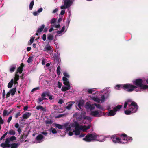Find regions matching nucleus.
Masks as SVG:
<instances>
[{
    "mask_svg": "<svg viewBox=\"0 0 148 148\" xmlns=\"http://www.w3.org/2000/svg\"><path fill=\"white\" fill-rule=\"evenodd\" d=\"M8 133V132H6L0 138V140H1L3 139L5 137V136H6Z\"/></svg>",
    "mask_w": 148,
    "mask_h": 148,
    "instance_id": "nucleus-48",
    "label": "nucleus"
},
{
    "mask_svg": "<svg viewBox=\"0 0 148 148\" xmlns=\"http://www.w3.org/2000/svg\"><path fill=\"white\" fill-rule=\"evenodd\" d=\"M84 100H81L79 101L78 104L79 108L81 109V107L84 105Z\"/></svg>",
    "mask_w": 148,
    "mask_h": 148,
    "instance_id": "nucleus-21",
    "label": "nucleus"
},
{
    "mask_svg": "<svg viewBox=\"0 0 148 148\" xmlns=\"http://www.w3.org/2000/svg\"><path fill=\"white\" fill-rule=\"evenodd\" d=\"M133 101H132L131 99H128L127 100V101H125L126 102H127V103L128 104L130 103H132V102H133Z\"/></svg>",
    "mask_w": 148,
    "mask_h": 148,
    "instance_id": "nucleus-58",
    "label": "nucleus"
},
{
    "mask_svg": "<svg viewBox=\"0 0 148 148\" xmlns=\"http://www.w3.org/2000/svg\"><path fill=\"white\" fill-rule=\"evenodd\" d=\"M42 39L44 41H45L46 40V35L45 34H44L43 35Z\"/></svg>",
    "mask_w": 148,
    "mask_h": 148,
    "instance_id": "nucleus-61",
    "label": "nucleus"
},
{
    "mask_svg": "<svg viewBox=\"0 0 148 148\" xmlns=\"http://www.w3.org/2000/svg\"><path fill=\"white\" fill-rule=\"evenodd\" d=\"M72 2L71 0H64V5L67 7H69L72 4Z\"/></svg>",
    "mask_w": 148,
    "mask_h": 148,
    "instance_id": "nucleus-10",
    "label": "nucleus"
},
{
    "mask_svg": "<svg viewBox=\"0 0 148 148\" xmlns=\"http://www.w3.org/2000/svg\"><path fill=\"white\" fill-rule=\"evenodd\" d=\"M50 92L49 93V96H48L49 97V99L50 100H52L53 99V95H50Z\"/></svg>",
    "mask_w": 148,
    "mask_h": 148,
    "instance_id": "nucleus-60",
    "label": "nucleus"
},
{
    "mask_svg": "<svg viewBox=\"0 0 148 148\" xmlns=\"http://www.w3.org/2000/svg\"><path fill=\"white\" fill-rule=\"evenodd\" d=\"M36 108L37 110H40L41 111L45 112L46 111V109L45 108H44L41 105L37 106Z\"/></svg>",
    "mask_w": 148,
    "mask_h": 148,
    "instance_id": "nucleus-20",
    "label": "nucleus"
},
{
    "mask_svg": "<svg viewBox=\"0 0 148 148\" xmlns=\"http://www.w3.org/2000/svg\"><path fill=\"white\" fill-rule=\"evenodd\" d=\"M21 112L19 111V112H18L15 115V117L16 118H17L18 117L21 115V114L20 113Z\"/></svg>",
    "mask_w": 148,
    "mask_h": 148,
    "instance_id": "nucleus-47",
    "label": "nucleus"
},
{
    "mask_svg": "<svg viewBox=\"0 0 148 148\" xmlns=\"http://www.w3.org/2000/svg\"><path fill=\"white\" fill-rule=\"evenodd\" d=\"M134 85L140 87L141 90H146L148 89V85L143 84V81L141 79H137L133 80L132 82Z\"/></svg>",
    "mask_w": 148,
    "mask_h": 148,
    "instance_id": "nucleus-1",
    "label": "nucleus"
},
{
    "mask_svg": "<svg viewBox=\"0 0 148 148\" xmlns=\"http://www.w3.org/2000/svg\"><path fill=\"white\" fill-rule=\"evenodd\" d=\"M137 88V87L130 84H123V89L128 92H131Z\"/></svg>",
    "mask_w": 148,
    "mask_h": 148,
    "instance_id": "nucleus-3",
    "label": "nucleus"
},
{
    "mask_svg": "<svg viewBox=\"0 0 148 148\" xmlns=\"http://www.w3.org/2000/svg\"><path fill=\"white\" fill-rule=\"evenodd\" d=\"M33 61V57H30L28 58L27 62L28 63H29Z\"/></svg>",
    "mask_w": 148,
    "mask_h": 148,
    "instance_id": "nucleus-46",
    "label": "nucleus"
},
{
    "mask_svg": "<svg viewBox=\"0 0 148 148\" xmlns=\"http://www.w3.org/2000/svg\"><path fill=\"white\" fill-rule=\"evenodd\" d=\"M45 25L42 24L41 26H40L37 30V32L39 33V34H41V32H42L45 28Z\"/></svg>",
    "mask_w": 148,
    "mask_h": 148,
    "instance_id": "nucleus-16",
    "label": "nucleus"
},
{
    "mask_svg": "<svg viewBox=\"0 0 148 148\" xmlns=\"http://www.w3.org/2000/svg\"><path fill=\"white\" fill-rule=\"evenodd\" d=\"M9 134L11 135H14L15 134V132L14 131L12 130H10L9 132Z\"/></svg>",
    "mask_w": 148,
    "mask_h": 148,
    "instance_id": "nucleus-42",
    "label": "nucleus"
},
{
    "mask_svg": "<svg viewBox=\"0 0 148 148\" xmlns=\"http://www.w3.org/2000/svg\"><path fill=\"white\" fill-rule=\"evenodd\" d=\"M21 139H25L27 136V135L23 134V135L21 136Z\"/></svg>",
    "mask_w": 148,
    "mask_h": 148,
    "instance_id": "nucleus-52",
    "label": "nucleus"
},
{
    "mask_svg": "<svg viewBox=\"0 0 148 148\" xmlns=\"http://www.w3.org/2000/svg\"><path fill=\"white\" fill-rule=\"evenodd\" d=\"M56 21V19L55 18H53L52 19L51 21L50 22L51 24H53L55 23Z\"/></svg>",
    "mask_w": 148,
    "mask_h": 148,
    "instance_id": "nucleus-54",
    "label": "nucleus"
},
{
    "mask_svg": "<svg viewBox=\"0 0 148 148\" xmlns=\"http://www.w3.org/2000/svg\"><path fill=\"white\" fill-rule=\"evenodd\" d=\"M116 112L113 110H111L108 113V116H113L115 115Z\"/></svg>",
    "mask_w": 148,
    "mask_h": 148,
    "instance_id": "nucleus-19",
    "label": "nucleus"
},
{
    "mask_svg": "<svg viewBox=\"0 0 148 148\" xmlns=\"http://www.w3.org/2000/svg\"><path fill=\"white\" fill-rule=\"evenodd\" d=\"M96 108H99L100 110H103L104 108H103L101 106V105L99 104H97L95 103L94 104Z\"/></svg>",
    "mask_w": 148,
    "mask_h": 148,
    "instance_id": "nucleus-31",
    "label": "nucleus"
},
{
    "mask_svg": "<svg viewBox=\"0 0 148 148\" xmlns=\"http://www.w3.org/2000/svg\"><path fill=\"white\" fill-rule=\"evenodd\" d=\"M3 116H5L6 115H8V112L6 110H4L3 112Z\"/></svg>",
    "mask_w": 148,
    "mask_h": 148,
    "instance_id": "nucleus-49",
    "label": "nucleus"
},
{
    "mask_svg": "<svg viewBox=\"0 0 148 148\" xmlns=\"http://www.w3.org/2000/svg\"><path fill=\"white\" fill-rule=\"evenodd\" d=\"M54 58L55 59V62L57 63V65H60V63L59 62V56L57 55L56 54H54Z\"/></svg>",
    "mask_w": 148,
    "mask_h": 148,
    "instance_id": "nucleus-17",
    "label": "nucleus"
},
{
    "mask_svg": "<svg viewBox=\"0 0 148 148\" xmlns=\"http://www.w3.org/2000/svg\"><path fill=\"white\" fill-rule=\"evenodd\" d=\"M128 108L130 110L132 111V113H134L137 110L138 106L136 102L133 101L129 105Z\"/></svg>",
    "mask_w": 148,
    "mask_h": 148,
    "instance_id": "nucleus-5",
    "label": "nucleus"
},
{
    "mask_svg": "<svg viewBox=\"0 0 148 148\" xmlns=\"http://www.w3.org/2000/svg\"><path fill=\"white\" fill-rule=\"evenodd\" d=\"M91 127L90 125H88V126H80V127L81 130H82L84 131H86V130L89 129Z\"/></svg>",
    "mask_w": 148,
    "mask_h": 148,
    "instance_id": "nucleus-14",
    "label": "nucleus"
},
{
    "mask_svg": "<svg viewBox=\"0 0 148 148\" xmlns=\"http://www.w3.org/2000/svg\"><path fill=\"white\" fill-rule=\"evenodd\" d=\"M101 102H103L104 101L105 98V96L103 95H101Z\"/></svg>",
    "mask_w": 148,
    "mask_h": 148,
    "instance_id": "nucleus-51",
    "label": "nucleus"
},
{
    "mask_svg": "<svg viewBox=\"0 0 148 148\" xmlns=\"http://www.w3.org/2000/svg\"><path fill=\"white\" fill-rule=\"evenodd\" d=\"M75 129L73 131V132H75V135H78L80 134V130H81L80 127V125L78 123L76 122L75 123Z\"/></svg>",
    "mask_w": 148,
    "mask_h": 148,
    "instance_id": "nucleus-7",
    "label": "nucleus"
},
{
    "mask_svg": "<svg viewBox=\"0 0 148 148\" xmlns=\"http://www.w3.org/2000/svg\"><path fill=\"white\" fill-rule=\"evenodd\" d=\"M94 105L91 104L89 103H86V108L88 109H90L91 110H94L95 108Z\"/></svg>",
    "mask_w": 148,
    "mask_h": 148,
    "instance_id": "nucleus-12",
    "label": "nucleus"
},
{
    "mask_svg": "<svg viewBox=\"0 0 148 148\" xmlns=\"http://www.w3.org/2000/svg\"><path fill=\"white\" fill-rule=\"evenodd\" d=\"M123 84L122 85H120V84H118L115 87V88L117 89H119L120 88H122L123 89Z\"/></svg>",
    "mask_w": 148,
    "mask_h": 148,
    "instance_id": "nucleus-37",
    "label": "nucleus"
},
{
    "mask_svg": "<svg viewBox=\"0 0 148 148\" xmlns=\"http://www.w3.org/2000/svg\"><path fill=\"white\" fill-rule=\"evenodd\" d=\"M122 107V105H118L116 107H114L113 109L115 112H116L117 111L119 110Z\"/></svg>",
    "mask_w": 148,
    "mask_h": 148,
    "instance_id": "nucleus-27",
    "label": "nucleus"
},
{
    "mask_svg": "<svg viewBox=\"0 0 148 148\" xmlns=\"http://www.w3.org/2000/svg\"><path fill=\"white\" fill-rule=\"evenodd\" d=\"M103 113L101 111H92L91 112L90 114L94 117H100L103 115Z\"/></svg>",
    "mask_w": 148,
    "mask_h": 148,
    "instance_id": "nucleus-8",
    "label": "nucleus"
},
{
    "mask_svg": "<svg viewBox=\"0 0 148 148\" xmlns=\"http://www.w3.org/2000/svg\"><path fill=\"white\" fill-rule=\"evenodd\" d=\"M119 134H116L111 136V138L114 143H118L119 144L122 143V142L121 141L120 137H119Z\"/></svg>",
    "mask_w": 148,
    "mask_h": 148,
    "instance_id": "nucleus-6",
    "label": "nucleus"
},
{
    "mask_svg": "<svg viewBox=\"0 0 148 148\" xmlns=\"http://www.w3.org/2000/svg\"><path fill=\"white\" fill-rule=\"evenodd\" d=\"M132 113V111L131 110H126L125 111V113L127 115H130Z\"/></svg>",
    "mask_w": 148,
    "mask_h": 148,
    "instance_id": "nucleus-40",
    "label": "nucleus"
},
{
    "mask_svg": "<svg viewBox=\"0 0 148 148\" xmlns=\"http://www.w3.org/2000/svg\"><path fill=\"white\" fill-rule=\"evenodd\" d=\"M47 99L46 98L43 97H39L38 99V103H39L41 101H42L43 100H47Z\"/></svg>",
    "mask_w": 148,
    "mask_h": 148,
    "instance_id": "nucleus-34",
    "label": "nucleus"
},
{
    "mask_svg": "<svg viewBox=\"0 0 148 148\" xmlns=\"http://www.w3.org/2000/svg\"><path fill=\"white\" fill-rule=\"evenodd\" d=\"M97 134L95 133H92L87 135L83 140L86 142H90L95 140L97 139Z\"/></svg>",
    "mask_w": 148,
    "mask_h": 148,
    "instance_id": "nucleus-2",
    "label": "nucleus"
},
{
    "mask_svg": "<svg viewBox=\"0 0 148 148\" xmlns=\"http://www.w3.org/2000/svg\"><path fill=\"white\" fill-rule=\"evenodd\" d=\"M71 86H69H69H63L62 88L61 89V90L62 91H66L67 90H68L70 88Z\"/></svg>",
    "mask_w": 148,
    "mask_h": 148,
    "instance_id": "nucleus-30",
    "label": "nucleus"
},
{
    "mask_svg": "<svg viewBox=\"0 0 148 148\" xmlns=\"http://www.w3.org/2000/svg\"><path fill=\"white\" fill-rule=\"evenodd\" d=\"M34 40V38L33 37H32L29 40V41L28 42V44L29 45H30L33 43Z\"/></svg>",
    "mask_w": 148,
    "mask_h": 148,
    "instance_id": "nucleus-44",
    "label": "nucleus"
},
{
    "mask_svg": "<svg viewBox=\"0 0 148 148\" xmlns=\"http://www.w3.org/2000/svg\"><path fill=\"white\" fill-rule=\"evenodd\" d=\"M62 84L61 82H59V81L58 83V87L60 88L62 86Z\"/></svg>",
    "mask_w": 148,
    "mask_h": 148,
    "instance_id": "nucleus-53",
    "label": "nucleus"
},
{
    "mask_svg": "<svg viewBox=\"0 0 148 148\" xmlns=\"http://www.w3.org/2000/svg\"><path fill=\"white\" fill-rule=\"evenodd\" d=\"M24 66V65L22 63L20 66L18 68L16 73L17 74L18 73H21L23 71Z\"/></svg>",
    "mask_w": 148,
    "mask_h": 148,
    "instance_id": "nucleus-13",
    "label": "nucleus"
},
{
    "mask_svg": "<svg viewBox=\"0 0 148 148\" xmlns=\"http://www.w3.org/2000/svg\"><path fill=\"white\" fill-rule=\"evenodd\" d=\"M16 87L13 88L12 89L10 90V92L11 94V95L13 96L15 94L16 91Z\"/></svg>",
    "mask_w": 148,
    "mask_h": 148,
    "instance_id": "nucleus-26",
    "label": "nucleus"
},
{
    "mask_svg": "<svg viewBox=\"0 0 148 148\" xmlns=\"http://www.w3.org/2000/svg\"><path fill=\"white\" fill-rule=\"evenodd\" d=\"M63 74L64 76V77H65L66 78L70 77L69 75L66 72H64L63 73Z\"/></svg>",
    "mask_w": 148,
    "mask_h": 148,
    "instance_id": "nucleus-45",
    "label": "nucleus"
},
{
    "mask_svg": "<svg viewBox=\"0 0 148 148\" xmlns=\"http://www.w3.org/2000/svg\"><path fill=\"white\" fill-rule=\"evenodd\" d=\"M63 103V101L62 99H60L58 101V103L60 104H62Z\"/></svg>",
    "mask_w": 148,
    "mask_h": 148,
    "instance_id": "nucleus-63",
    "label": "nucleus"
},
{
    "mask_svg": "<svg viewBox=\"0 0 148 148\" xmlns=\"http://www.w3.org/2000/svg\"><path fill=\"white\" fill-rule=\"evenodd\" d=\"M47 38L50 41L52 40H53V36L51 34H49L47 36Z\"/></svg>",
    "mask_w": 148,
    "mask_h": 148,
    "instance_id": "nucleus-36",
    "label": "nucleus"
},
{
    "mask_svg": "<svg viewBox=\"0 0 148 148\" xmlns=\"http://www.w3.org/2000/svg\"><path fill=\"white\" fill-rule=\"evenodd\" d=\"M93 90L92 89H88L87 91L88 92V93H90V94L92 93L93 92Z\"/></svg>",
    "mask_w": 148,
    "mask_h": 148,
    "instance_id": "nucleus-57",
    "label": "nucleus"
},
{
    "mask_svg": "<svg viewBox=\"0 0 148 148\" xmlns=\"http://www.w3.org/2000/svg\"><path fill=\"white\" fill-rule=\"evenodd\" d=\"M66 115L65 114H59L57 116V118H60L64 116H65Z\"/></svg>",
    "mask_w": 148,
    "mask_h": 148,
    "instance_id": "nucleus-55",
    "label": "nucleus"
},
{
    "mask_svg": "<svg viewBox=\"0 0 148 148\" xmlns=\"http://www.w3.org/2000/svg\"><path fill=\"white\" fill-rule=\"evenodd\" d=\"M75 102L73 101H71L68 104L67 106H66V108L68 110H70L73 106L72 103H74Z\"/></svg>",
    "mask_w": 148,
    "mask_h": 148,
    "instance_id": "nucleus-18",
    "label": "nucleus"
},
{
    "mask_svg": "<svg viewBox=\"0 0 148 148\" xmlns=\"http://www.w3.org/2000/svg\"><path fill=\"white\" fill-rule=\"evenodd\" d=\"M16 68V65H14L12 66H11L10 67V72H13Z\"/></svg>",
    "mask_w": 148,
    "mask_h": 148,
    "instance_id": "nucleus-29",
    "label": "nucleus"
},
{
    "mask_svg": "<svg viewBox=\"0 0 148 148\" xmlns=\"http://www.w3.org/2000/svg\"><path fill=\"white\" fill-rule=\"evenodd\" d=\"M52 132L53 134H56L57 133V131L55 129H53L51 131Z\"/></svg>",
    "mask_w": 148,
    "mask_h": 148,
    "instance_id": "nucleus-64",
    "label": "nucleus"
},
{
    "mask_svg": "<svg viewBox=\"0 0 148 148\" xmlns=\"http://www.w3.org/2000/svg\"><path fill=\"white\" fill-rule=\"evenodd\" d=\"M10 139V138H7L6 139L5 141V142L6 143H10L11 141Z\"/></svg>",
    "mask_w": 148,
    "mask_h": 148,
    "instance_id": "nucleus-56",
    "label": "nucleus"
},
{
    "mask_svg": "<svg viewBox=\"0 0 148 148\" xmlns=\"http://www.w3.org/2000/svg\"><path fill=\"white\" fill-rule=\"evenodd\" d=\"M45 51H50L51 52L53 51L52 48L50 45L46 46L44 48Z\"/></svg>",
    "mask_w": 148,
    "mask_h": 148,
    "instance_id": "nucleus-25",
    "label": "nucleus"
},
{
    "mask_svg": "<svg viewBox=\"0 0 148 148\" xmlns=\"http://www.w3.org/2000/svg\"><path fill=\"white\" fill-rule=\"evenodd\" d=\"M55 126L57 127L59 129H62V128L63 126L58 124L55 123L54 124Z\"/></svg>",
    "mask_w": 148,
    "mask_h": 148,
    "instance_id": "nucleus-35",
    "label": "nucleus"
},
{
    "mask_svg": "<svg viewBox=\"0 0 148 148\" xmlns=\"http://www.w3.org/2000/svg\"><path fill=\"white\" fill-rule=\"evenodd\" d=\"M18 143H13L10 144V146L11 147V148H17L18 146Z\"/></svg>",
    "mask_w": 148,
    "mask_h": 148,
    "instance_id": "nucleus-28",
    "label": "nucleus"
},
{
    "mask_svg": "<svg viewBox=\"0 0 148 148\" xmlns=\"http://www.w3.org/2000/svg\"><path fill=\"white\" fill-rule=\"evenodd\" d=\"M60 70L61 68L60 67V66H58L57 67L56 71L57 75H59L60 74Z\"/></svg>",
    "mask_w": 148,
    "mask_h": 148,
    "instance_id": "nucleus-38",
    "label": "nucleus"
},
{
    "mask_svg": "<svg viewBox=\"0 0 148 148\" xmlns=\"http://www.w3.org/2000/svg\"><path fill=\"white\" fill-rule=\"evenodd\" d=\"M9 138H10V141H12L13 140H15L16 139V137L14 136H12Z\"/></svg>",
    "mask_w": 148,
    "mask_h": 148,
    "instance_id": "nucleus-50",
    "label": "nucleus"
},
{
    "mask_svg": "<svg viewBox=\"0 0 148 148\" xmlns=\"http://www.w3.org/2000/svg\"><path fill=\"white\" fill-rule=\"evenodd\" d=\"M0 146L3 148H8L10 147V144L2 143Z\"/></svg>",
    "mask_w": 148,
    "mask_h": 148,
    "instance_id": "nucleus-23",
    "label": "nucleus"
},
{
    "mask_svg": "<svg viewBox=\"0 0 148 148\" xmlns=\"http://www.w3.org/2000/svg\"><path fill=\"white\" fill-rule=\"evenodd\" d=\"M34 4V1L33 0L30 3L29 5V9L30 10L32 9L33 6Z\"/></svg>",
    "mask_w": 148,
    "mask_h": 148,
    "instance_id": "nucleus-33",
    "label": "nucleus"
},
{
    "mask_svg": "<svg viewBox=\"0 0 148 148\" xmlns=\"http://www.w3.org/2000/svg\"><path fill=\"white\" fill-rule=\"evenodd\" d=\"M93 99L94 101H96L99 103H100L101 101V99H100V98L97 97H94L93 98Z\"/></svg>",
    "mask_w": 148,
    "mask_h": 148,
    "instance_id": "nucleus-43",
    "label": "nucleus"
},
{
    "mask_svg": "<svg viewBox=\"0 0 148 148\" xmlns=\"http://www.w3.org/2000/svg\"><path fill=\"white\" fill-rule=\"evenodd\" d=\"M44 136L42 135L39 134L36 136V140L39 142H40L42 141V140Z\"/></svg>",
    "mask_w": 148,
    "mask_h": 148,
    "instance_id": "nucleus-15",
    "label": "nucleus"
},
{
    "mask_svg": "<svg viewBox=\"0 0 148 148\" xmlns=\"http://www.w3.org/2000/svg\"><path fill=\"white\" fill-rule=\"evenodd\" d=\"M49 92H44L41 95V96L42 97H46V96H49Z\"/></svg>",
    "mask_w": 148,
    "mask_h": 148,
    "instance_id": "nucleus-32",
    "label": "nucleus"
},
{
    "mask_svg": "<svg viewBox=\"0 0 148 148\" xmlns=\"http://www.w3.org/2000/svg\"><path fill=\"white\" fill-rule=\"evenodd\" d=\"M19 75L17 74L16 73L14 77V80H16V81H17L19 79Z\"/></svg>",
    "mask_w": 148,
    "mask_h": 148,
    "instance_id": "nucleus-39",
    "label": "nucleus"
},
{
    "mask_svg": "<svg viewBox=\"0 0 148 148\" xmlns=\"http://www.w3.org/2000/svg\"><path fill=\"white\" fill-rule=\"evenodd\" d=\"M31 115L30 113L26 112L23 115V118L21 119L22 121H24L25 120L28 119Z\"/></svg>",
    "mask_w": 148,
    "mask_h": 148,
    "instance_id": "nucleus-9",
    "label": "nucleus"
},
{
    "mask_svg": "<svg viewBox=\"0 0 148 148\" xmlns=\"http://www.w3.org/2000/svg\"><path fill=\"white\" fill-rule=\"evenodd\" d=\"M62 80L64 82L63 84L67 86H70V83L68 79L65 77H63Z\"/></svg>",
    "mask_w": 148,
    "mask_h": 148,
    "instance_id": "nucleus-11",
    "label": "nucleus"
},
{
    "mask_svg": "<svg viewBox=\"0 0 148 148\" xmlns=\"http://www.w3.org/2000/svg\"><path fill=\"white\" fill-rule=\"evenodd\" d=\"M12 116H10L8 118V119L7 120V122H8L9 123H10V121H11V120H12Z\"/></svg>",
    "mask_w": 148,
    "mask_h": 148,
    "instance_id": "nucleus-59",
    "label": "nucleus"
},
{
    "mask_svg": "<svg viewBox=\"0 0 148 148\" xmlns=\"http://www.w3.org/2000/svg\"><path fill=\"white\" fill-rule=\"evenodd\" d=\"M10 94L11 93L10 92V91H9V92H8L6 94V98H7L8 97H9L10 96Z\"/></svg>",
    "mask_w": 148,
    "mask_h": 148,
    "instance_id": "nucleus-62",
    "label": "nucleus"
},
{
    "mask_svg": "<svg viewBox=\"0 0 148 148\" xmlns=\"http://www.w3.org/2000/svg\"><path fill=\"white\" fill-rule=\"evenodd\" d=\"M119 136L120 137L121 141L122 142V143H127L128 141H131L132 140V137L128 136L125 134L119 135Z\"/></svg>",
    "mask_w": 148,
    "mask_h": 148,
    "instance_id": "nucleus-4",
    "label": "nucleus"
},
{
    "mask_svg": "<svg viewBox=\"0 0 148 148\" xmlns=\"http://www.w3.org/2000/svg\"><path fill=\"white\" fill-rule=\"evenodd\" d=\"M45 124H51L53 122L51 120H49L48 119L46 120L45 121Z\"/></svg>",
    "mask_w": 148,
    "mask_h": 148,
    "instance_id": "nucleus-41",
    "label": "nucleus"
},
{
    "mask_svg": "<svg viewBox=\"0 0 148 148\" xmlns=\"http://www.w3.org/2000/svg\"><path fill=\"white\" fill-rule=\"evenodd\" d=\"M97 139L95 140L98 141L100 142H103V137L102 136H98L97 135Z\"/></svg>",
    "mask_w": 148,
    "mask_h": 148,
    "instance_id": "nucleus-24",
    "label": "nucleus"
},
{
    "mask_svg": "<svg viewBox=\"0 0 148 148\" xmlns=\"http://www.w3.org/2000/svg\"><path fill=\"white\" fill-rule=\"evenodd\" d=\"M14 83V79H12L10 82L8 83L7 87L8 88H11L12 87L13 84Z\"/></svg>",
    "mask_w": 148,
    "mask_h": 148,
    "instance_id": "nucleus-22",
    "label": "nucleus"
}]
</instances>
